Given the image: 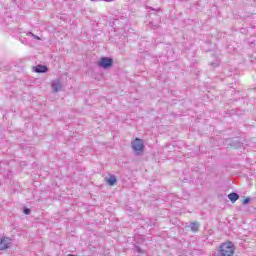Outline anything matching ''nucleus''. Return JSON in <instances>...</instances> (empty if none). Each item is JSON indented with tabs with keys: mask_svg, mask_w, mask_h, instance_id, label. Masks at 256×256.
<instances>
[{
	"mask_svg": "<svg viewBox=\"0 0 256 256\" xmlns=\"http://www.w3.org/2000/svg\"><path fill=\"white\" fill-rule=\"evenodd\" d=\"M221 256H232L235 253L233 242H226L220 246Z\"/></svg>",
	"mask_w": 256,
	"mask_h": 256,
	"instance_id": "1",
	"label": "nucleus"
},
{
	"mask_svg": "<svg viewBox=\"0 0 256 256\" xmlns=\"http://www.w3.org/2000/svg\"><path fill=\"white\" fill-rule=\"evenodd\" d=\"M131 145L136 155H141V153H143V150L145 149V144L143 143V140L139 138H136L134 141H132Z\"/></svg>",
	"mask_w": 256,
	"mask_h": 256,
	"instance_id": "2",
	"label": "nucleus"
},
{
	"mask_svg": "<svg viewBox=\"0 0 256 256\" xmlns=\"http://www.w3.org/2000/svg\"><path fill=\"white\" fill-rule=\"evenodd\" d=\"M98 65L99 67H102V69H109L113 67V59L109 57H102L98 62Z\"/></svg>",
	"mask_w": 256,
	"mask_h": 256,
	"instance_id": "3",
	"label": "nucleus"
},
{
	"mask_svg": "<svg viewBox=\"0 0 256 256\" xmlns=\"http://www.w3.org/2000/svg\"><path fill=\"white\" fill-rule=\"evenodd\" d=\"M11 247V239L10 238H1L0 239V251H5V249H9Z\"/></svg>",
	"mask_w": 256,
	"mask_h": 256,
	"instance_id": "4",
	"label": "nucleus"
},
{
	"mask_svg": "<svg viewBox=\"0 0 256 256\" xmlns=\"http://www.w3.org/2000/svg\"><path fill=\"white\" fill-rule=\"evenodd\" d=\"M105 181L108 185L113 187V185H115L117 183V177L113 174H110L109 177L105 178Z\"/></svg>",
	"mask_w": 256,
	"mask_h": 256,
	"instance_id": "5",
	"label": "nucleus"
},
{
	"mask_svg": "<svg viewBox=\"0 0 256 256\" xmlns=\"http://www.w3.org/2000/svg\"><path fill=\"white\" fill-rule=\"evenodd\" d=\"M61 82L59 80H56L52 83V89L54 93H59L61 91Z\"/></svg>",
	"mask_w": 256,
	"mask_h": 256,
	"instance_id": "6",
	"label": "nucleus"
},
{
	"mask_svg": "<svg viewBox=\"0 0 256 256\" xmlns=\"http://www.w3.org/2000/svg\"><path fill=\"white\" fill-rule=\"evenodd\" d=\"M35 73H47V66L44 65H38L34 67Z\"/></svg>",
	"mask_w": 256,
	"mask_h": 256,
	"instance_id": "7",
	"label": "nucleus"
},
{
	"mask_svg": "<svg viewBox=\"0 0 256 256\" xmlns=\"http://www.w3.org/2000/svg\"><path fill=\"white\" fill-rule=\"evenodd\" d=\"M228 199H230L232 203H235V201L239 199V194L232 192L228 195Z\"/></svg>",
	"mask_w": 256,
	"mask_h": 256,
	"instance_id": "8",
	"label": "nucleus"
},
{
	"mask_svg": "<svg viewBox=\"0 0 256 256\" xmlns=\"http://www.w3.org/2000/svg\"><path fill=\"white\" fill-rule=\"evenodd\" d=\"M190 229L193 231V233H197L199 231V223L193 222L190 224Z\"/></svg>",
	"mask_w": 256,
	"mask_h": 256,
	"instance_id": "9",
	"label": "nucleus"
},
{
	"mask_svg": "<svg viewBox=\"0 0 256 256\" xmlns=\"http://www.w3.org/2000/svg\"><path fill=\"white\" fill-rule=\"evenodd\" d=\"M30 35L33 37V39H37L38 41H41V38L33 33L30 32Z\"/></svg>",
	"mask_w": 256,
	"mask_h": 256,
	"instance_id": "10",
	"label": "nucleus"
},
{
	"mask_svg": "<svg viewBox=\"0 0 256 256\" xmlns=\"http://www.w3.org/2000/svg\"><path fill=\"white\" fill-rule=\"evenodd\" d=\"M251 201V198H245L243 200V205H247Z\"/></svg>",
	"mask_w": 256,
	"mask_h": 256,
	"instance_id": "11",
	"label": "nucleus"
},
{
	"mask_svg": "<svg viewBox=\"0 0 256 256\" xmlns=\"http://www.w3.org/2000/svg\"><path fill=\"white\" fill-rule=\"evenodd\" d=\"M30 213H31V209H29V208L24 209V214L25 215H29Z\"/></svg>",
	"mask_w": 256,
	"mask_h": 256,
	"instance_id": "12",
	"label": "nucleus"
},
{
	"mask_svg": "<svg viewBox=\"0 0 256 256\" xmlns=\"http://www.w3.org/2000/svg\"><path fill=\"white\" fill-rule=\"evenodd\" d=\"M136 251H137L138 253H142L141 248H140L139 246H136Z\"/></svg>",
	"mask_w": 256,
	"mask_h": 256,
	"instance_id": "13",
	"label": "nucleus"
},
{
	"mask_svg": "<svg viewBox=\"0 0 256 256\" xmlns=\"http://www.w3.org/2000/svg\"><path fill=\"white\" fill-rule=\"evenodd\" d=\"M103 1H105L106 3H111V2H113L115 0H103Z\"/></svg>",
	"mask_w": 256,
	"mask_h": 256,
	"instance_id": "14",
	"label": "nucleus"
}]
</instances>
